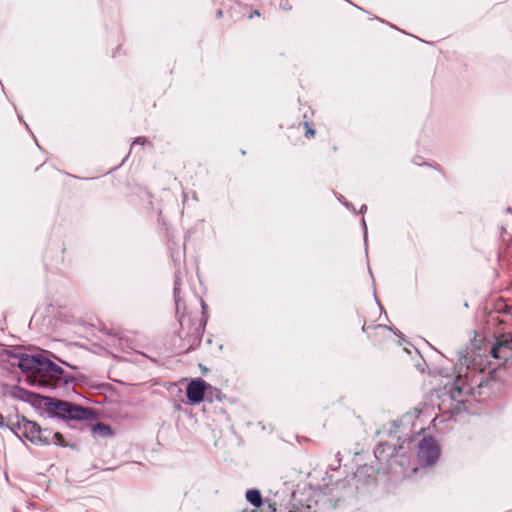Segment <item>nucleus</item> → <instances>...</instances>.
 <instances>
[{"instance_id":"1","label":"nucleus","mask_w":512,"mask_h":512,"mask_svg":"<svg viewBox=\"0 0 512 512\" xmlns=\"http://www.w3.org/2000/svg\"><path fill=\"white\" fill-rule=\"evenodd\" d=\"M181 284L182 279L180 277V273L177 272L175 274L173 295L175 301L176 316L178 317L180 324V331L178 332L179 343L174 344L175 350L178 354L188 353L200 345L208 319L206 312L207 305L202 299L200 300L202 308L201 319L194 320L190 314L186 313L185 303L180 297Z\"/></svg>"},{"instance_id":"2","label":"nucleus","mask_w":512,"mask_h":512,"mask_svg":"<svg viewBox=\"0 0 512 512\" xmlns=\"http://www.w3.org/2000/svg\"><path fill=\"white\" fill-rule=\"evenodd\" d=\"M469 367L466 374L459 373L452 383H446L444 393L441 396L439 409L443 413H450L451 417L457 416L462 411L468 412L469 398H476L475 386L479 390L483 387L482 381L469 380Z\"/></svg>"},{"instance_id":"3","label":"nucleus","mask_w":512,"mask_h":512,"mask_svg":"<svg viewBox=\"0 0 512 512\" xmlns=\"http://www.w3.org/2000/svg\"><path fill=\"white\" fill-rule=\"evenodd\" d=\"M412 438H405L397 445L395 442H379L374 448L375 458L382 464H387L392 473L403 477L416 473L418 467L412 463Z\"/></svg>"},{"instance_id":"4","label":"nucleus","mask_w":512,"mask_h":512,"mask_svg":"<svg viewBox=\"0 0 512 512\" xmlns=\"http://www.w3.org/2000/svg\"><path fill=\"white\" fill-rule=\"evenodd\" d=\"M22 428L20 439H27L34 445L45 446L54 444L60 447L69 446L62 434L58 432L54 433L49 429H42L39 424L34 421H24Z\"/></svg>"},{"instance_id":"5","label":"nucleus","mask_w":512,"mask_h":512,"mask_svg":"<svg viewBox=\"0 0 512 512\" xmlns=\"http://www.w3.org/2000/svg\"><path fill=\"white\" fill-rule=\"evenodd\" d=\"M417 447V458L423 467H429L436 464L440 457V449L433 437H424L419 441Z\"/></svg>"},{"instance_id":"6","label":"nucleus","mask_w":512,"mask_h":512,"mask_svg":"<svg viewBox=\"0 0 512 512\" xmlns=\"http://www.w3.org/2000/svg\"><path fill=\"white\" fill-rule=\"evenodd\" d=\"M11 359L17 360V366L23 373H40L43 355L26 353H11Z\"/></svg>"},{"instance_id":"7","label":"nucleus","mask_w":512,"mask_h":512,"mask_svg":"<svg viewBox=\"0 0 512 512\" xmlns=\"http://www.w3.org/2000/svg\"><path fill=\"white\" fill-rule=\"evenodd\" d=\"M46 373L50 377H54L58 380H62L63 383L68 384L75 380V377L71 374L66 373L61 366L43 356L40 373Z\"/></svg>"},{"instance_id":"8","label":"nucleus","mask_w":512,"mask_h":512,"mask_svg":"<svg viewBox=\"0 0 512 512\" xmlns=\"http://www.w3.org/2000/svg\"><path fill=\"white\" fill-rule=\"evenodd\" d=\"M207 393V382L201 378L192 380L186 388V397L189 404H199Z\"/></svg>"},{"instance_id":"9","label":"nucleus","mask_w":512,"mask_h":512,"mask_svg":"<svg viewBox=\"0 0 512 512\" xmlns=\"http://www.w3.org/2000/svg\"><path fill=\"white\" fill-rule=\"evenodd\" d=\"M46 400V407L49 412L61 419L67 418L69 408H71V402L52 398H46Z\"/></svg>"},{"instance_id":"10","label":"nucleus","mask_w":512,"mask_h":512,"mask_svg":"<svg viewBox=\"0 0 512 512\" xmlns=\"http://www.w3.org/2000/svg\"><path fill=\"white\" fill-rule=\"evenodd\" d=\"M491 355L495 359L507 361L512 356V338L509 341H497L491 348Z\"/></svg>"},{"instance_id":"11","label":"nucleus","mask_w":512,"mask_h":512,"mask_svg":"<svg viewBox=\"0 0 512 512\" xmlns=\"http://www.w3.org/2000/svg\"><path fill=\"white\" fill-rule=\"evenodd\" d=\"M24 416H20L18 414L15 415H9L8 417L4 418V425L2 428L9 429L13 434H15L18 438H21L22 434V424L24 421H27Z\"/></svg>"},{"instance_id":"12","label":"nucleus","mask_w":512,"mask_h":512,"mask_svg":"<svg viewBox=\"0 0 512 512\" xmlns=\"http://www.w3.org/2000/svg\"><path fill=\"white\" fill-rule=\"evenodd\" d=\"M89 415L90 412L88 409L71 403V408H69V412L66 419L85 420Z\"/></svg>"},{"instance_id":"13","label":"nucleus","mask_w":512,"mask_h":512,"mask_svg":"<svg viewBox=\"0 0 512 512\" xmlns=\"http://www.w3.org/2000/svg\"><path fill=\"white\" fill-rule=\"evenodd\" d=\"M247 501L255 508H259L263 504L261 493L258 489H250L246 492Z\"/></svg>"},{"instance_id":"14","label":"nucleus","mask_w":512,"mask_h":512,"mask_svg":"<svg viewBox=\"0 0 512 512\" xmlns=\"http://www.w3.org/2000/svg\"><path fill=\"white\" fill-rule=\"evenodd\" d=\"M221 395V390L207 383V393L204 399H206L209 402H213L214 400H221Z\"/></svg>"},{"instance_id":"15","label":"nucleus","mask_w":512,"mask_h":512,"mask_svg":"<svg viewBox=\"0 0 512 512\" xmlns=\"http://www.w3.org/2000/svg\"><path fill=\"white\" fill-rule=\"evenodd\" d=\"M96 430L101 431L104 435L111 434V428L103 423H98L96 425Z\"/></svg>"},{"instance_id":"16","label":"nucleus","mask_w":512,"mask_h":512,"mask_svg":"<svg viewBox=\"0 0 512 512\" xmlns=\"http://www.w3.org/2000/svg\"><path fill=\"white\" fill-rule=\"evenodd\" d=\"M304 125L306 128V137H308V138L313 137L315 135V130L310 127L309 122L305 121Z\"/></svg>"},{"instance_id":"17","label":"nucleus","mask_w":512,"mask_h":512,"mask_svg":"<svg viewBox=\"0 0 512 512\" xmlns=\"http://www.w3.org/2000/svg\"><path fill=\"white\" fill-rule=\"evenodd\" d=\"M361 223H362V228H363V232H364V242H365V246L367 247V225H366V221H365L364 217H362Z\"/></svg>"},{"instance_id":"18","label":"nucleus","mask_w":512,"mask_h":512,"mask_svg":"<svg viewBox=\"0 0 512 512\" xmlns=\"http://www.w3.org/2000/svg\"><path fill=\"white\" fill-rule=\"evenodd\" d=\"M146 142H147V139L145 137H137L132 142V146L136 145V144L144 145Z\"/></svg>"},{"instance_id":"19","label":"nucleus","mask_w":512,"mask_h":512,"mask_svg":"<svg viewBox=\"0 0 512 512\" xmlns=\"http://www.w3.org/2000/svg\"><path fill=\"white\" fill-rule=\"evenodd\" d=\"M367 210V206L365 204H363L361 207H360V210H359V213L360 214H363L364 212H366Z\"/></svg>"},{"instance_id":"20","label":"nucleus","mask_w":512,"mask_h":512,"mask_svg":"<svg viewBox=\"0 0 512 512\" xmlns=\"http://www.w3.org/2000/svg\"><path fill=\"white\" fill-rule=\"evenodd\" d=\"M4 425V417L0 414V427Z\"/></svg>"},{"instance_id":"21","label":"nucleus","mask_w":512,"mask_h":512,"mask_svg":"<svg viewBox=\"0 0 512 512\" xmlns=\"http://www.w3.org/2000/svg\"><path fill=\"white\" fill-rule=\"evenodd\" d=\"M221 16H222V10L218 9L217 10V17L220 18Z\"/></svg>"},{"instance_id":"22","label":"nucleus","mask_w":512,"mask_h":512,"mask_svg":"<svg viewBox=\"0 0 512 512\" xmlns=\"http://www.w3.org/2000/svg\"><path fill=\"white\" fill-rule=\"evenodd\" d=\"M344 205H345L347 208L352 207L351 203H349V202H344Z\"/></svg>"},{"instance_id":"23","label":"nucleus","mask_w":512,"mask_h":512,"mask_svg":"<svg viewBox=\"0 0 512 512\" xmlns=\"http://www.w3.org/2000/svg\"><path fill=\"white\" fill-rule=\"evenodd\" d=\"M254 15H259L258 10H255V11H254Z\"/></svg>"},{"instance_id":"24","label":"nucleus","mask_w":512,"mask_h":512,"mask_svg":"<svg viewBox=\"0 0 512 512\" xmlns=\"http://www.w3.org/2000/svg\"><path fill=\"white\" fill-rule=\"evenodd\" d=\"M0 86H1V88H4V85H3V83H2V82H0Z\"/></svg>"},{"instance_id":"25","label":"nucleus","mask_w":512,"mask_h":512,"mask_svg":"<svg viewBox=\"0 0 512 512\" xmlns=\"http://www.w3.org/2000/svg\"><path fill=\"white\" fill-rule=\"evenodd\" d=\"M0 86H1V88H4V85H3V83H2V82H0Z\"/></svg>"},{"instance_id":"26","label":"nucleus","mask_w":512,"mask_h":512,"mask_svg":"<svg viewBox=\"0 0 512 512\" xmlns=\"http://www.w3.org/2000/svg\"><path fill=\"white\" fill-rule=\"evenodd\" d=\"M0 86H1V88H4V85H3V83H2V82H0Z\"/></svg>"}]
</instances>
